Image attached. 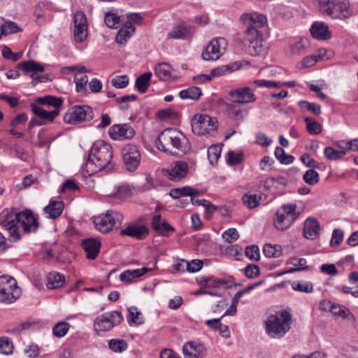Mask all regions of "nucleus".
<instances>
[{"mask_svg": "<svg viewBox=\"0 0 358 358\" xmlns=\"http://www.w3.org/2000/svg\"><path fill=\"white\" fill-rule=\"evenodd\" d=\"M222 237L227 242L231 243L238 238L239 234L235 228H230L222 234Z\"/></svg>", "mask_w": 358, "mask_h": 358, "instance_id": "64", "label": "nucleus"}, {"mask_svg": "<svg viewBox=\"0 0 358 358\" xmlns=\"http://www.w3.org/2000/svg\"><path fill=\"white\" fill-rule=\"evenodd\" d=\"M310 31L311 35L318 40H327L331 37L328 26L322 22H315Z\"/></svg>", "mask_w": 358, "mask_h": 358, "instance_id": "24", "label": "nucleus"}, {"mask_svg": "<svg viewBox=\"0 0 358 358\" xmlns=\"http://www.w3.org/2000/svg\"><path fill=\"white\" fill-rule=\"evenodd\" d=\"M13 351V345L10 339L8 337L0 338V353L3 355H10Z\"/></svg>", "mask_w": 358, "mask_h": 358, "instance_id": "47", "label": "nucleus"}, {"mask_svg": "<svg viewBox=\"0 0 358 358\" xmlns=\"http://www.w3.org/2000/svg\"><path fill=\"white\" fill-rule=\"evenodd\" d=\"M122 157L125 169L129 172L135 171L140 165L141 156L138 147L127 143L122 148Z\"/></svg>", "mask_w": 358, "mask_h": 358, "instance_id": "9", "label": "nucleus"}, {"mask_svg": "<svg viewBox=\"0 0 358 358\" xmlns=\"http://www.w3.org/2000/svg\"><path fill=\"white\" fill-rule=\"evenodd\" d=\"M87 36V26L74 28V38L76 42H83Z\"/></svg>", "mask_w": 358, "mask_h": 358, "instance_id": "59", "label": "nucleus"}, {"mask_svg": "<svg viewBox=\"0 0 358 358\" xmlns=\"http://www.w3.org/2000/svg\"><path fill=\"white\" fill-rule=\"evenodd\" d=\"M296 204H285L276 212L274 224L278 230L284 231L288 229L300 215L296 210Z\"/></svg>", "mask_w": 358, "mask_h": 358, "instance_id": "7", "label": "nucleus"}, {"mask_svg": "<svg viewBox=\"0 0 358 358\" xmlns=\"http://www.w3.org/2000/svg\"><path fill=\"white\" fill-rule=\"evenodd\" d=\"M243 155L242 152L229 151L227 153V161L230 165H236L243 161Z\"/></svg>", "mask_w": 358, "mask_h": 358, "instance_id": "56", "label": "nucleus"}, {"mask_svg": "<svg viewBox=\"0 0 358 358\" xmlns=\"http://www.w3.org/2000/svg\"><path fill=\"white\" fill-rule=\"evenodd\" d=\"M308 48L307 38H301L290 45V50L292 55H302L306 52Z\"/></svg>", "mask_w": 358, "mask_h": 358, "instance_id": "39", "label": "nucleus"}, {"mask_svg": "<svg viewBox=\"0 0 358 358\" xmlns=\"http://www.w3.org/2000/svg\"><path fill=\"white\" fill-rule=\"evenodd\" d=\"M202 94L201 90L195 86H192L187 89L182 90L180 92L179 96L182 99L196 100Z\"/></svg>", "mask_w": 358, "mask_h": 358, "instance_id": "38", "label": "nucleus"}, {"mask_svg": "<svg viewBox=\"0 0 358 358\" xmlns=\"http://www.w3.org/2000/svg\"><path fill=\"white\" fill-rule=\"evenodd\" d=\"M135 134L134 129L128 124H113V140H130Z\"/></svg>", "mask_w": 358, "mask_h": 358, "instance_id": "18", "label": "nucleus"}, {"mask_svg": "<svg viewBox=\"0 0 358 358\" xmlns=\"http://www.w3.org/2000/svg\"><path fill=\"white\" fill-rule=\"evenodd\" d=\"M263 252L265 256L269 258L279 257L281 253L275 245L273 246L271 244H266L264 246Z\"/></svg>", "mask_w": 358, "mask_h": 358, "instance_id": "62", "label": "nucleus"}, {"mask_svg": "<svg viewBox=\"0 0 358 358\" xmlns=\"http://www.w3.org/2000/svg\"><path fill=\"white\" fill-rule=\"evenodd\" d=\"M262 38V32H251L250 29L244 31L243 43L248 46V52L251 55H259L264 52Z\"/></svg>", "mask_w": 358, "mask_h": 358, "instance_id": "14", "label": "nucleus"}, {"mask_svg": "<svg viewBox=\"0 0 358 358\" xmlns=\"http://www.w3.org/2000/svg\"><path fill=\"white\" fill-rule=\"evenodd\" d=\"M70 327V324L66 322H59L56 324L52 328L53 335L57 338L64 336Z\"/></svg>", "mask_w": 358, "mask_h": 358, "instance_id": "44", "label": "nucleus"}, {"mask_svg": "<svg viewBox=\"0 0 358 358\" xmlns=\"http://www.w3.org/2000/svg\"><path fill=\"white\" fill-rule=\"evenodd\" d=\"M129 317L128 322L129 324L134 323L136 325H140L144 322L142 313L138 310L136 307L131 306L128 310Z\"/></svg>", "mask_w": 358, "mask_h": 358, "instance_id": "40", "label": "nucleus"}, {"mask_svg": "<svg viewBox=\"0 0 358 358\" xmlns=\"http://www.w3.org/2000/svg\"><path fill=\"white\" fill-rule=\"evenodd\" d=\"M132 193V188L128 184H120L115 187L113 192V199L122 201L129 197Z\"/></svg>", "mask_w": 358, "mask_h": 358, "instance_id": "37", "label": "nucleus"}, {"mask_svg": "<svg viewBox=\"0 0 358 358\" xmlns=\"http://www.w3.org/2000/svg\"><path fill=\"white\" fill-rule=\"evenodd\" d=\"M156 146L158 150L175 156L183 155L191 148L189 139L182 132L171 128L159 134Z\"/></svg>", "mask_w": 358, "mask_h": 358, "instance_id": "1", "label": "nucleus"}, {"mask_svg": "<svg viewBox=\"0 0 358 358\" xmlns=\"http://www.w3.org/2000/svg\"><path fill=\"white\" fill-rule=\"evenodd\" d=\"M173 69L168 63L162 62L156 65L155 68V74L161 80L169 81L173 76L172 75Z\"/></svg>", "mask_w": 358, "mask_h": 358, "instance_id": "28", "label": "nucleus"}, {"mask_svg": "<svg viewBox=\"0 0 358 358\" xmlns=\"http://www.w3.org/2000/svg\"><path fill=\"white\" fill-rule=\"evenodd\" d=\"M192 32L193 31L191 26L180 24L174 27L173 29L169 32L168 37L174 39H185L192 36Z\"/></svg>", "mask_w": 358, "mask_h": 358, "instance_id": "27", "label": "nucleus"}, {"mask_svg": "<svg viewBox=\"0 0 358 358\" xmlns=\"http://www.w3.org/2000/svg\"><path fill=\"white\" fill-rule=\"evenodd\" d=\"M299 106L302 111H310L316 115L321 113V106L315 103H310L307 101H300L299 102Z\"/></svg>", "mask_w": 358, "mask_h": 358, "instance_id": "42", "label": "nucleus"}, {"mask_svg": "<svg viewBox=\"0 0 358 358\" xmlns=\"http://www.w3.org/2000/svg\"><path fill=\"white\" fill-rule=\"evenodd\" d=\"M320 11L334 19H345L351 15L348 0H322L319 2Z\"/></svg>", "mask_w": 358, "mask_h": 358, "instance_id": "5", "label": "nucleus"}, {"mask_svg": "<svg viewBox=\"0 0 358 358\" xmlns=\"http://www.w3.org/2000/svg\"><path fill=\"white\" fill-rule=\"evenodd\" d=\"M64 210V203L62 201H50L49 204L43 208L44 213L48 218L56 219L61 215Z\"/></svg>", "mask_w": 358, "mask_h": 358, "instance_id": "29", "label": "nucleus"}, {"mask_svg": "<svg viewBox=\"0 0 358 358\" xmlns=\"http://www.w3.org/2000/svg\"><path fill=\"white\" fill-rule=\"evenodd\" d=\"M324 155L330 160H338L346 155L345 150H336L331 146L325 148Z\"/></svg>", "mask_w": 358, "mask_h": 358, "instance_id": "43", "label": "nucleus"}, {"mask_svg": "<svg viewBox=\"0 0 358 358\" xmlns=\"http://www.w3.org/2000/svg\"><path fill=\"white\" fill-rule=\"evenodd\" d=\"M18 69H22L24 73H36L38 72H42L44 70L43 66L36 62L34 60L24 61L19 63L17 66Z\"/></svg>", "mask_w": 358, "mask_h": 358, "instance_id": "33", "label": "nucleus"}, {"mask_svg": "<svg viewBox=\"0 0 358 358\" xmlns=\"http://www.w3.org/2000/svg\"><path fill=\"white\" fill-rule=\"evenodd\" d=\"M17 224H20L26 234L34 233L39 227V222L31 210L17 213L6 208L0 213V225L5 229H10Z\"/></svg>", "mask_w": 358, "mask_h": 358, "instance_id": "2", "label": "nucleus"}, {"mask_svg": "<svg viewBox=\"0 0 358 358\" xmlns=\"http://www.w3.org/2000/svg\"><path fill=\"white\" fill-rule=\"evenodd\" d=\"M129 79L127 75L116 76L113 78V87L122 89L129 85Z\"/></svg>", "mask_w": 358, "mask_h": 358, "instance_id": "60", "label": "nucleus"}, {"mask_svg": "<svg viewBox=\"0 0 358 358\" xmlns=\"http://www.w3.org/2000/svg\"><path fill=\"white\" fill-rule=\"evenodd\" d=\"M343 231L340 229H335L333 231L331 245L333 247L338 246L341 244L343 240Z\"/></svg>", "mask_w": 358, "mask_h": 358, "instance_id": "61", "label": "nucleus"}, {"mask_svg": "<svg viewBox=\"0 0 358 358\" xmlns=\"http://www.w3.org/2000/svg\"><path fill=\"white\" fill-rule=\"evenodd\" d=\"M303 179L306 183L310 185H314L319 182V173L313 169H309L305 172Z\"/></svg>", "mask_w": 358, "mask_h": 358, "instance_id": "49", "label": "nucleus"}, {"mask_svg": "<svg viewBox=\"0 0 358 358\" xmlns=\"http://www.w3.org/2000/svg\"><path fill=\"white\" fill-rule=\"evenodd\" d=\"M185 358H204L206 355V348L201 343L194 341L186 343L182 348Z\"/></svg>", "mask_w": 358, "mask_h": 358, "instance_id": "17", "label": "nucleus"}, {"mask_svg": "<svg viewBox=\"0 0 358 358\" xmlns=\"http://www.w3.org/2000/svg\"><path fill=\"white\" fill-rule=\"evenodd\" d=\"M199 194V190L189 186H185L182 187L173 188L171 189L169 192L170 196L173 199H179L182 196H194Z\"/></svg>", "mask_w": 358, "mask_h": 358, "instance_id": "32", "label": "nucleus"}, {"mask_svg": "<svg viewBox=\"0 0 358 358\" xmlns=\"http://www.w3.org/2000/svg\"><path fill=\"white\" fill-rule=\"evenodd\" d=\"M92 118V108L88 106H75L64 115V122L69 124L90 121Z\"/></svg>", "mask_w": 358, "mask_h": 358, "instance_id": "10", "label": "nucleus"}, {"mask_svg": "<svg viewBox=\"0 0 358 358\" xmlns=\"http://www.w3.org/2000/svg\"><path fill=\"white\" fill-rule=\"evenodd\" d=\"M222 149L220 146L213 145L208 149V157L211 164L217 163L220 157Z\"/></svg>", "mask_w": 358, "mask_h": 358, "instance_id": "48", "label": "nucleus"}, {"mask_svg": "<svg viewBox=\"0 0 358 358\" xmlns=\"http://www.w3.org/2000/svg\"><path fill=\"white\" fill-rule=\"evenodd\" d=\"M123 24L115 36V42L122 46H125L129 39L135 34L136 28L130 22H123L121 17L113 13V29L117 28V24Z\"/></svg>", "mask_w": 358, "mask_h": 358, "instance_id": "12", "label": "nucleus"}, {"mask_svg": "<svg viewBox=\"0 0 358 358\" xmlns=\"http://www.w3.org/2000/svg\"><path fill=\"white\" fill-rule=\"evenodd\" d=\"M292 289L297 292L311 293L313 292V284L310 282H294L292 285Z\"/></svg>", "mask_w": 358, "mask_h": 358, "instance_id": "51", "label": "nucleus"}, {"mask_svg": "<svg viewBox=\"0 0 358 358\" xmlns=\"http://www.w3.org/2000/svg\"><path fill=\"white\" fill-rule=\"evenodd\" d=\"M275 156L282 164H290L294 160V157L292 155H287L285 150L280 148L277 147L275 150Z\"/></svg>", "mask_w": 358, "mask_h": 358, "instance_id": "46", "label": "nucleus"}, {"mask_svg": "<svg viewBox=\"0 0 358 358\" xmlns=\"http://www.w3.org/2000/svg\"><path fill=\"white\" fill-rule=\"evenodd\" d=\"M87 26V18L82 11H77L74 14V28Z\"/></svg>", "mask_w": 358, "mask_h": 358, "instance_id": "63", "label": "nucleus"}, {"mask_svg": "<svg viewBox=\"0 0 358 358\" xmlns=\"http://www.w3.org/2000/svg\"><path fill=\"white\" fill-rule=\"evenodd\" d=\"M93 222L96 229L101 233H107L112 230V214L108 210L106 214L94 217Z\"/></svg>", "mask_w": 358, "mask_h": 358, "instance_id": "21", "label": "nucleus"}, {"mask_svg": "<svg viewBox=\"0 0 358 358\" xmlns=\"http://www.w3.org/2000/svg\"><path fill=\"white\" fill-rule=\"evenodd\" d=\"M111 145L103 140L96 141L88 155L86 166L91 168L95 166L96 169L92 170L96 172L104 169L112 160Z\"/></svg>", "mask_w": 358, "mask_h": 358, "instance_id": "3", "label": "nucleus"}, {"mask_svg": "<svg viewBox=\"0 0 358 358\" xmlns=\"http://www.w3.org/2000/svg\"><path fill=\"white\" fill-rule=\"evenodd\" d=\"M241 68V64L238 62H234L227 65L220 66L217 68H214L210 71V76L213 78L217 76H224L228 73H231Z\"/></svg>", "mask_w": 358, "mask_h": 358, "instance_id": "31", "label": "nucleus"}, {"mask_svg": "<svg viewBox=\"0 0 358 358\" xmlns=\"http://www.w3.org/2000/svg\"><path fill=\"white\" fill-rule=\"evenodd\" d=\"M330 311L335 316H338L342 318H348V317H350L354 319V315L350 312V310L345 307L340 305L332 303L330 306Z\"/></svg>", "mask_w": 358, "mask_h": 358, "instance_id": "41", "label": "nucleus"}, {"mask_svg": "<svg viewBox=\"0 0 358 358\" xmlns=\"http://www.w3.org/2000/svg\"><path fill=\"white\" fill-rule=\"evenodd\" d=\"M229 96L230 101L240 104H248L256 101V96L249 87L233 89L229 92Z\"/></svg>", "mask_w": 358, "mask_h": 358, "instance_id": "15", "label": "nucleus"}, {"mask_svg": "<svg viewBox=\"0 0 358 358\" xmlns=\"http://www.w3.org/2000/svg\"><path fill=\"white\" fill-rule=\"evenodd\" d=\"M227 110L229 112V114L231 116L232 118L236 120H243L244 119V115L243 110L236 107L233 103H229L227 104Z\"/></svg>", "mask_w": 358, "mask_h": 358, "instance_id": "58", "label": "nucleus"}, {"mask_svg": "<svg viewBox=\"0 0 358 358\" xmlns=\"http://www.w3.org/2000/svg\"><path fill=\"white\" fill-rule=\"evenodd\" d=\"M120 234L142 240L148 236V229L145 225L130 224L121 230Z\"/></svg>", "mask_w": 358, "mask_h": 358, "instance_id": "20", "label": "nucleus"}, {"mask_svg": "<svg viewBox=\"0 0 358 358\" xmlns=\"http://www.w3.org/2000/svg\"><path fill=\"white\" fill-rule=\"evenodd\" d=\"M152 228L157 233L162 236H169V232L175 231V229L171 227L165 220H162L161 215H155L152 220Z\"/></svg>", "mask_w": 358, "mask_h": 358, "instance_id": "22", "label": "nucleus"}, {"mask_svg": "<svg viewBox=\"0 0 358 358\" xmlns=\"http://www.w3.org/2000/svg\"><path fill=\"white\" fill-rule=\"evenodd\" d=\"M189 170V166L184 161H176L169 168L163 169L162 173L170 180L179 181L186 176Z\"/></svg>", "mask_w": 358, "mask_h": 358, "instance_id": "16", "label": "nucleus"}, {"mask_svg": "<svg viewBox=\"0 0 358 358\" xmlns=\"http://www.w3.org/2000/svg\"><path fill=\"white\" fill-rule=\"evenodd\" d=\"M227 45V43L224 38L220 37L211 40L202 52L203 59L206 61L218 59L224 52Z\"/></svg>", "mask_w": 358, "mask_h": 358, "instance_id": "11", "label": "nucleus"}, {"mask_svg": "<svg viewBox=\"0 0 358 358\" xmlns=\"http://www.w3.org/2000/svg\"><path fill=\"white\" fill-rule=\"evenodd\" d=\"M278 184L282 187H285L287 184V180L282 176H278L277 178H268L265 180L264 189L268 190L271 185Z\"/></svg>", "mask_w": 358, "mask_h": 358, "instance_id": "57", "label": "nucleus"}, {"mask_svg": "<svg viewBox=\"0 0 358 358\" xmlns=\"http://www.w3.org/2000/svg\"><path fill=\"white\" fill-rule=\"evenodd\" d=\"M240 21L246 27L245 31L249 29L257 32H262L260 29L264 27L267 23V18L264 15L257 12L243 13L240 17Z\"/></svg>", "mask_w": 358, "mask_h": 358, "instance_id": "13", "label": "nucleus"}, {"mask_svg": "<svg viewBox=\"0 0 358 358\" xmlns=\"http://www.w3.org/2000/svg\"><path fill=\"white\" fill-rule=\"evenodd\" d=\"M111 328L112 313H105L96 319L94 322V329L98 334L109 331Z\"/></svg>", "mask_w": 358, "mask_h": 358, "instance_id": "26", "label": "nucleus"}, {"mask_svg": "<svg viewBox=\"0 0 358 358\" xmlns=\"http://www.w3.org/2000/svg\"><path fill=\"white\" fill-rule=\"evenodd\" d=\"M260 199L261 196H258L257 194H245L243 196L244 204H245L250 208H254L257 207L259 203Z\"/></svg>", "mask_w": 358, "mask_h": 358, "instance_id": "50", "label": "nucleus"}, {"mask_svg": "<svg viewBox=\"0 0 358 358\" xmlns=\"http://www.w3.org/2000/svg\"><path fill=\"white\" fill-rule=\"evenodd\" d=\"M304 121L306 123L307 130L310 134L316 135L322 131L320 124L313 118L307 117L304 119Z\"/></svg>", "mask_w": 358, "mask_h": 358, "instance_id": "45", "label": "nucleus"}, {"mask_svg": "<svg viewBox=\"0 0 358 358\" xmlns=\"http://www.w3.org/2000/svg\"><path fill=\"white\" fill-rule=\"evenodd\" d=\"M74 82L76 85V89L78 92L85 93L87 92L86 85L88 82V77L85 75H76Z\"/></svg>", "mask_w": 358, "mask_h": 358, "instance_id": "52", "label": "nucleus"}, {"mask_svg": "<svg viewBox=\"0 0 358 358\" xmlns=\"http://www.w3.org/2000/svg\"><path fill=\"white\" fill-rule=\"evenodd\" d=\"M152 75L151 72H145L137 77L135 81V87L139 92L143 94L147 92Z\"/></svg>", "mask_w": 358, "mask_h": 358, "instance_id": "35", "label": "nucleus"}, {"mask_svg": "<svg viewBox=\"0 0 358 358\" xmlns=\"http://www.w3.org/2000/svg\"><path fill=\"white\" fill-rule=\"evenodd\" d=\"M32 112L38 117L52 122L55 117L59 115V110L54 109L52 111H48L37 106L35 103L31 104Z\"/></svg>", "mask_w": 358, "mask_h": 358, "instance_id": "30", "label": "nucleus"}, {"mask_svg": "<svg viewBox=\"0 0 358 358\" xmlns=\"http://www.w3.org/2000/svg\"><path fill=\"white\" fill-rule=\"evenodd\" d=\"M291 314L287 310L280 315H272L265 322L266 332L271 338H281L290 329Z\"/></svg>", "mask_w": 358, "mask_h": 358, "instance_id": "4", "label": "nucleus"}, {"mask_svg": "<svg viewBox=\"0 0 358 358\" xmlns=\"http://www.w3.org/2000/svg\"><path fill=\"white\" fill-rule=\"evenodd\" d=\"M245 254L248 259L252 261H258L260 258L259 249L255 245L247 246Z\"/></svg>", "mask_w": 358, "mask_h": 358, "instance_id": "54", "label": "nucleus"}, {"mask_svg": "<svg viewBox=\"0 0 358 358\" xmlns=\"http://www.w3.org/2000/svg\"><path fill=\"white\" fill-rule=\"evenodd\" d=\"M47 280V287L53 289L61 287L65 282V278L57 272H52L48 274Z\"/></svg>", "mask_w": 358, "mask_h": 358, "instance_id": "34", "label": "nucleus"}, {"mask_svg": "<svg viewBox=\"0 0 358 358\" xmlns=\"http://www.w3.org/2000/svg\"><path fill=\"white\" fill-rule=\"evenodd\" d=\"M254 84L257 87L266 88H280L282 87L281 82H275L267 80H254Z\"/></svg>", "mask_w": 358, "mask_h": 358, "instance_id": "55", "label": "nucleus"}, {"mask_svg": "<svg viewBox=\"0 0 358 358\" xmlns=\"http://www.w3.org/2000/svg\"><path fill=\"white\" fill-rule=\"evenodd\" d=\"M36 101L38 104L45 105L47 106H52L54 109L59 110L63 103V100L62 98L50 95L38 97Z\"/></svg>", "mask_w": 358, "mask_h": 358, "instance_id": "36", "label": "nucleus"}, {"mask_svg": "<svg viewBox=\"0 0 358 358\" xmlns=\"http://www.w3.org/2000/svg\"><path fill=\"white\" fill-rule=\"evenodd\" d=\"M150 271H152V268H149L148 267H143L141 268L136 269H128L120 275V280L123 282L131 283L134 282L135 279L143 275Z\"/></svg>", "mask_w": 358, "mask_h": 358, "instance_id": "25", "label": "nucleus"}, {"mask_svg": "<svg viewBox=\"0 0 358 358\" xmlns=\"http://www.w3.org/2000/svg\"><path fill=\"white\" fill-rule=\"evenodd\" d=\"M320 225L317 219L314 217H308L303 226V235L310 240H314L320 235Z\"/></svg>", "mask_w": 358, "mask_h": 358, "instance_id": "19", "label": "nucleus"}, {"mask_svg": "<svg viewBox=\"0 0 358 358\" xmlns=\"http://www.w3.org/2000/svg\"><path fill=\"white\" fill-rule=\"evenodd\" d=\"M191 125L192 132L196 135H213L218 127V121L206 114H196L192 119Z\"/></svg>", "mask_w": 358, "mask_h": 358, "instance_id": "6", "label": "nucleus"}, {"mask_svg": "<svg viewBox=\"0 0 358 358\" xmlns=\"http://www.w3.org/2000/svg\"><path fill=\"white\" fill-rule=\"evenodd\" d=\"M3 36H7L10 34L17 33L22 31V29L19 27V26L14 22L3 21Z\"/></svg>", "mask_w": 358, "mask_h": 358, "instance_id": "53", "label": "nucleus"}, {"mask_svg": "<svg viewBox=\"0 0 358 358\" xmlns=\"http://www.w3.org/2000/svg\"><path fill=\"white\" fill-rule=\"evenodd\" d=\"M101 243L94 238H87L82 242V247L86 253L87 258L94 259L100 250Z\"/></svg>", "mask_w": 358, "mask_h": 358, "instance_id": "23", "label": "nucleus"}, {"mask_svg": "<svg viewBox=\"0 0 358 358\" xmlns=\"http://www.w3.org/2000/svg\"><path fill=\"white\" fill-rule=\"evenodd\" d=\"M21 295L15 278L6 275L0 276V302L11 303Z\"/></svg>", "mask_w": 358, "mask_h": 358, "instance_id": "8", "label": "nucleus"}]
</instances>
